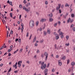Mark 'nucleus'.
I'll use <instances>...</instances> for the list:
<instances>
[{"label": "nucleus", "instance_id": "f704fd0d", "mask_svg": "<svg viewBox=\"0 0 75 75\" xmlns=\"http://www.w3.org/2000/svg\"><path fill=\"white\" fill-rule=\"evenodd\" d=\"M56 58H59V56L58 55H56Z\"/></svg>", "mask_w": 75, "mask_h": 75}, {"label": "nucleus", "instance_id": "7ed1b4c3", "mask_svg": "<svg viewBox=\"0 0 75 75\" xmlns=\"http://www.w3.org/2000/svg\"><path fill=\"white\" fill-rule=\"evenodd\" d=\"M54 34L55 35L56 37V40H58V39H59V35H58L57 34H56V32H54Z\"/></svg>", "mask_w": 75, "mask_h": 75}, {"label": "nucleus", "instance_id": "7c9ffc66", "mask_svg": "<svg viewBox=\"0 0 75 75\" xmlns=\"http://www.w3.org/2000/svg\"><path fill=\"white\" fill-rule=\"evenodd\" d=\"M54 47H55V49H57V45L56 44H55L54 45Z\"/></svg>", "mask_w": 75, "mask_h": 75}, {"label": "nucleus", "instance_id": "b1692460", "mask_svg": "<svg viewBox=\"0 0 75 75\" xmlns=\"http://www.w3.org/2000/svg\"><path fill=\"white\" fill-rule=\"evenodd\" d=\"M71 21V18H69V19L67 20V23H69V21Z\"/></svg>", "mask_w": 75, "mask_h": 75}, {"label": "nucleus", "instance_id": "a211bd4d", "mask_svg": "<svg viewBox=\"0 0 75 75\" xmlns=\"http://www.w3.org/2000/svg\"><path fill=\"white\" fill-rule=\"evenodd\" d=\"M75 62H72L71 63V64L72 65V66H74L75 65Z\"/></svg>", "mask_w": 75, "mask_h": 75}, {"label": "nucleus", "instance_id": "2f4dec72", "mask_svg": "<svg viewBox=\"0 0 75 75\" xmlns=\"http://www.w3.org/2000/svg\"><path fill=\"white\" fill-rule=\"evenodd\" d=\"M10 15L11 17H13V14L11 13L10 14Z\"/></svg>", "mask_w": 75, "mask_h": 75}, {"label": "nucleus", "instance_id": "393cba45", "mask_svg": "<svg viewBox=\"0 0 75 75\" xmlns=\"http://www.w3.org/2000/svg\"><path fill=\"white\" fill-rule=\"evenodd\" d=\"M50 63H49L47 64V68H49V66H50Z\"/></svg>", "mask_w": 75, "mask_h": 75}, {"label": "nucleus", "instance_id": "5fc2aeb1", "mask_svg": "<svg viewBox=\"0 0 75 75\" xmlns=\"http://www.w3.org/2000/svg\"><path fill=\"white\" fill-rule=\"evenodd\" d=\"M44 62H42L41 64L42 65H44Z\"/></svg>", "mask_w": 75, "mask_h": 75}, {"label": "nucleus", "instance_id": "8fccbe9b", "mask_svg": "<svg viewBox=\"0 0 75 75\" xmlns=\"http://www.w3.org/2000/svg\"><path fill=\"white\" fill-rule=\"evenodd\" d=\"M45 24H44V27L43 28V29H44V28H45Z\"/></svg>", "mask_w": 75, "mask_h": 75}, {"label": "nucleus", "instance_id": "338daca9", "mask_svg": "<svg viewBox=\"0 0 75 75\" xmlns=\"http://www.w3.org/2000/svg\"><path fill=\"white\" fill-rule=\"evenodd\" d=\"M20 29H21V28H20V27H19V28H18V30H20Z\"/></svg>", "mask_w": 75, "mask_h": 75}, {"label": "nucleus", "instance_id": "473e14b6", "mask_svg": "<svg viewBox=\"0 0 75 75\" xmlns=\"http://www.w3.org/2000/svg\"><path fill=\"white\" fill-rule=\"evenodd\" d=\"M41 57L42 58H44V54H42L41 55Z\"/></svg>", "mask_w": 75, "mask_h": 75}, {"label": "nucleus", "instance_id": "e433bc0d", "mask_svg": "<svg viewBox=\"0 0 75 75\" xmlns=\"http://www.w3.org/2000/svg\"><path fill=\"white\" fill-rule=\"evenodd\" d=\"M63 17H64V18H65V19H66V18H67V17H66V16H65L64 15H63Z\"/></svg>", "mask_w": 75, "mask_h": 75}, {"label": "nucleus", "instance_id": "4be33fe9", "mask_svg": "<svg viewBox=\"0 0 75 75\" xmlns=\"http://www.w3.org/2000/svg\"><path fill=\"white\" fill-rule=\"evenodd\" d=\"M18 51V49H17L13 53V54H15V53H16L17 52V51Z\"/></svg>", "mask_w": 75, "mask_h": 75}, {"label": "nucleus", "instance_id": "412c9836", "mask_svg": "<svg viewBox=\"0 0 75 75\" xmlns=\"http://www.w3.org/2000/svg\"><path fill=\"white\" fill-rule=\"evenodd\" d=\"M17 62H16L15 64L13 66V67H15L16 66H17Z\"/></svg>", "mask_w": 75, "mask_h": 75}, {"label": "nucleus", "instance_id": "39448f33", "mask_svg": "<svg viewBox=\"0 0 75 75\" xmlns=\"http://www.w3.org/2000/svg\"><path fill=\"white\" fill-rule=\"evenodd\" d=\"M44 55L46 56L45 60L47 61V58H48V54L47 53V52H45Z\"/></svg>", "mask_w": 75, "mask_h": 75}, {"label": "nucleus", "instance_id": "ea45409f", "mask_svg": "<svg viewBox=\"0 0 75 75\" xmlns=\"http://www.w3.org/2000/svg\"><path fill=\"white\" fill-rule=\"evenodd\" d=\"M35 47H37L38 45V44H37V43H36L35 44Z\"/></svg>", "mask_w": 75, "mask_h": 75}, {"label": "nucleus", "instance_id": "c03bdc74", "mask_svg": "<svg viewBox=\"0 0 75 75\" xmlns=\"http://www.w3.org/2000/svg\"><path fill=\"white\" fill-rule=\"evenodd\" d=\"M57 23H56L54 25V27H56V26H57Z\"/></svg>", "mask_w": 75, "mask_h": 75}, {"label": "nucleus", "instance_id": "20e7f679", "mask_svg": "<svg viewBox=\"0 0 75 75\" xmlns=\"http://www.w3.org/2000/svg\"><path fill=\"white\" fill-rule=\"evenodd\" d=\"M47 66V65L46 64H45L44 65H42L41 66V68L42 69H43L44 70V69H45L46 68V67Z\"/></svg>", "mask_w": 75, "mask_h": 75}, {"label": "nucleus", "instance_id": "a18cd8bd", "mask_svg": "<svg viewBox=\"0 0 75 75\" xmlns=\"http://www.w3.org/2000/svg\"><path fill=\"white\" fill-rule=\"evenodd\" d=\"M73 31H75V27H74L73 28Z\"/></svg>", "mask_w": 75, "mask_h": 75}, {"label": "nucleus", "instance_id": "9d476101", "mask_svg": "<svg viewBox=\"0 0 75 75\" xmlns=\"http://www.w3.org/2000/svg\"><path fill=\"white\" fill-rule=\"evenodd\" d=\"M47 16H49L50 18H52L53 16L52 13H51L50 14H48Z\"/></svg>", "mask_w": 75, "mask_h": 75}, {"label": "nucleus", "instance_id": "4c0bfd02", "mask_svg": "<svg viewBox=\"0 0 75 75\" xmlns=\"http://www.w3.org/2000/svg\"><path fill=\"white\" fill-rule=\"evenodd\" d=\"M26 37H28V33L27 32L26 33Z\"/></svg>", "mask_w": 75, "mask_h": 75}, {"label": "nucleus", "instance_id": "9b49d317", "mask_svg": "<svg viewBox=\"0 0 75 75\" xmlns=\"http://www.w3.org/2000/svg\"><path fill=\"white\" fill-rule=\"evenodd\" d=\"M23 10H25L26 11H27V12H28V9L26 8L25 7L23 6Z\"/></svg>", "mask_w": 75, "mask_h": 75}, {"label": "nucleus", "instance_id": "680f3d73", "mask_svg": "<svg viewBox=\"0 0 75 75\" xmlns=\"http://www.w3.org/2000/svg\"><path fill=\"white\" fill-rule=\"evenodd\" d=\"M19 42H21V39H19L18 40Z\"/></svg>", "mask_w": 75, "mask_h": 75}, {"label": "nucleus", "instance_id": "423d86ee", "mask_svg": "<svg viewBox=\"0 0 75 75\" xmlns=\"http://www.w3.org/2000/svg\"><path fill=\"white\" fill-rule=\"evenodd\" d=\"M22 63V61H19L18 62V67H19L20 68V67H21V64Z\"/></svg>", "mask_w": 75, "mask_h": 75}, {"label": "nucleus", "instance_id": "bb28decb", "mask_svg": "<svg viewBox=\"0 0 75 75\" xmlns=\"http://www.w3.org/2000/svg\"><path fill=\"white\" fill-rule=\"evenodd\" d=\"M11 71V68H10L8 71V72H10V71Z\"/></svg>", "mask_w": 75, "mask_h": 75}, {"label": "nucleus", "instance_id": "13d9d810", "mask_svg": "<svg viewBox=\"0 0 75 75\" xmlns=\"http://www.w3.org/2000/svg\"><path fill=\"white\" fill-rule=\"evenodd\" d=\"M26 7H28V4H26Z\"/></svg>", "mask_w": 75, "mask_h": 75}, {"label": "nucleus", "instance_id": "09e8293b", "mask_svg": "<svg viewBox=\"0 0 75 75\" xmlns=\"http://www.w3.org/2000/svg\"><path fill=\"white\" fill-rule=\"evenodd\" d=\"M23 3H24V4H25L26 3V1L25 0H24L23 1Z\"/></svg>", "mask_w": 75, "mask_h": 75}, {"label": "nucleus", "instance_id": "f257e3e1", "mask_svg": "<svg viewBox=\"0 0 75 75\" xmlns=\"http://www.w3.org/2000/svg\"><path fill=\"white\" fill-rule=\"evenodd\" d=\"M34 21L33 20H31L29 23V26L31 28H33L34 26Z\"/></svg>", "mask_w": 75, "mask_h": 75}, {"label": "nucleus", "instance_id": "58836bf2", "mask_svg": "<svg viewBox=\"0 0 75 75\" xmlns=\"http://www.w3.org/2000/svg\"><path fill=\"white\" fill-rule=\"evenodd\" d=\"M44 42V40H40V43H42Z\"/></svg>", "mask_w": 75, "mask_h": 75}, {"label": "nucleus", "instance_id": "864d4df0", "mask_svg": "<svg viewBox=\"0 0 75 75\" xmlns=\"http://www.w3.org/2000/svg\"><path fill=\"white\" fill-rule=\"evenodd\" d=\"M28 48V46H27L26 47V50H27Z\"/></svg>", "mask_w": 75, "mask_h": 75}, {"label": "nucleus", "instance_id": "f3484780", "mask_svg": "<svg viewBox=\"0 0 75 75\" xmlns=\"http://www.w3.org/2000/svg\"><path fill=\"white\" fill-rule=\"evenodd\" d=\"M37 39V38H36V37H35L34 38V39L33 41V42H34L35 41H36V40Z\"/></svg>", "mask_w": 75, "mask_h": 75}, {"label": "nucleus", "instance_id": "2eb2a0df", "mask_svg": "<svg viewBox=\"0 0 75 75\" xmlns=\"http://www.w3.org/2000/svg\"><path fill=\"white\" fill-rule=\"evenodd\" d=\"M46 21V19H42L40 21L41 22H43L44 21Z\"/></svg>", "mask_w": 75, "mask_h": 75}, {"label": "nucleus", "instance_id": "4d7b16f0", "mask_svg": "<svg viewBox=\"0 0 75 75\" xmlns=\"http://www.w3.org/2000/svg\"><path fill=\"white\" fill-rule=\"evenodd\" d=\"M71 69H69L68 70V72H71Z\"/></svg>", "mask_w": 75, "mask_h": 75}, {"label": "nucleus", "instance_id": "1a4fd4ad", "mask_svg": "<svg viewBox=\"0 0 75 75\" xmlns=\"http://www.w3.org/2000/svg\"><path fill=\"white\" fill-rule=\"evenodd\" d=\"M47 33L48 34H51V30L50 28L47 29Z\"/></svg>", "mask_w": 75, "mask_h": 75}, {"label": "nucleus", "instance_id": "6ab92c4d", "mask_svg": "<svg viewBox=\"0 0 75 75\" xmlns=\"http://www.w3.org/2000/svg\"><path fill=\"white\" fill-rule=\"evenodd\" d=\"M48 69H46L45 70L44 72H48Z\"/></svg>", "mask_w": 75, "mask_h": 75}, {"label": "nucleus", "instance_id": "de8ad7c7", "mask_svg": "<svg viewBox=\"0 0 75 75\" xmlns=\"http://www.w3.org/2000/svg\"><path fill=\"white\" fill-rule=\"evenodd\" d=\"M15 41L16 42H17V41H18V38L16 39Z\"/></svg>", "mask_w": 75, "mask_h": 75}, {"label": "nucleus", "instance_id": "c9c22d12", "mask_svg": "<svg viewBox=\"0 0 75 75\" xmlns=\"http://www.w3.org/2000/svg\"><path fill=\"white\" fill-rule=\"evenodd\" d=\"M66 38L67 40H68V39H69V36H67Z\"/></svg>", "mask_w": 75, "mask_h": 75}, {"label": "nucleus", "instance_id": "3c124183", "mask_svg": "<svg viewBox=\"0 0 75 75\" xmlns=\"http://www.w3.org/2000/svg\"><path fill=\"white\" fill-rule=\"evenodd\" d=\"M11 34H13V30H11Z\"/></svg>", "mask_w": 75, "mask_h": 75}, {"label": "nucleus", "instance_id": "e2e57ef3", "mask_svg": "<svg viewBox=\"0 0 75 75\" xmlns=\"http://www.w3.org/2000/svg\"><path fill=\"white\" fill-rule=\"evenodd\" d=\"M31 37H32V34L31 35L30 37V38H29V40H30V39H31Z\"/></svg>", "mask_w": 75, "mask_h": 75}, {"label": "nucleus", "instance_id": "603ef678", "mask_svg": "<svg viewBox=\"0 0 75 75\" xmlns=\"http://www.w3.org/2000/svg\"><path fill=\"white\" fill-rule=\"evenodd\" d=\"M37 53H40V51L38 50V49L37 50Z\"/></svg>", "mask_w": 75, "mask_h": 75}, {"label": "nucleus", "instance_id": "79ce46f5", "mask_svg": "<svg viewBox=\"0 0 75 75\" xmlns=\"http://www.w3.org/2000/svg\"><path fill=\"white\" fill-rule=\"evenodd\" d=\"M69 14V13H67L66 14V17H67V16H68Z\"/></svg>", "mask_w": 75, "mask_h": 75}, {"label": "nucleus", "instance_id": "cd10ccee", "mask_svg": "<svg viewBox=\"0 0 75 75\" xmlns=\"http://www.w3.org/2000/svg\"><path fill=\"white\" fill-rule=\"evenodd\" d=\"M9 4L10 5H11V6H13V5H12V2L11 1L10 2H9Z\"/></svg>", "mask_w": 75, "mask_h": 75}, {"label": "nucleus", "instance_id": "a19ab883", "mask_svg": "<svg viewBox=\"0 0 75 75\" xmlns=\"http://www.w3.org/2000/svg\"><path fill=\"white\" fill-rule=\"evenodd\" d=\"M44 34L45 35H46V34H47V32L46 31H45L44 32Z\"/></svg>", "mask_w": 75, "mask_h": 75}, {"label": "nucleus", "instance_id": "dca6fc26", "mask_svg": "<svg viewBox=\"0 0 75 75\" xmlns=\"http://www.w3.org/2000/svg\"><path fill=\"white\" fill-rule=\"evenodd\" d=\"M38 24H39V21H37L36 22V25L37 26L38 25Z\"/></svg>", "mask_w": 75, "mask_h": 75}, {"label": "nucleus", "instance_id": "37998d69", "mask_svg": "<svg viewBox=\"0 0 75 75\" xmlns=\"http://www.w3.org/2000/svg\"><path fill=\"white\" fill-rule=\"evenodd\" d=\"M19 7H20V8H22V5H19Z\"/></svg>", "mask_w": 75, "mask_h": 75}, {"label": "nucleus", "instance_id": "f03ea898", "mask_svg": "<svg viewBox=\"0 0 75 75\" xmlns=\"http://www.w3.org/2000/svg\"><path fill=\"white\" fill-rule=\"evenodd\" d=\"M61 31V29H59V30H58V33H59V35H61V37L62 38H64V33H62V32H60V31Z\"/></svg>", "mask_w": 75, "mask_h": 75}, {"label": "nucleus", "instance_id": "c756f323", "mask_svg": "<svg viewBox=\"0 0 75 75\" xmlns=\"http://www.w3.org/2000/svg\"><path fill=\"white\" fill-rule=\"evenodd\" d=\"M69 60L68 59L67 60V64H69Z\"/></svg>", "mask_w": 75, "mask_h": 75}, {"label": "nucleus", "instance_id": "052dcab7", "mask_svg": "<svg viewBox=\"0 0 75 75\" xmlns=\"http://www.w3.org/2000/svg\"><path fill=\"white\" fill-rule=\"evenodd\" d=\"M70 12H72V8H70Z\"/></svg>", "mask_w": 75, "mask_h": 75}, {"label": "nucleus", "instance_id": "ddd939ff", "mask_svg": "<svg viewBox=\"0 0 75 75\" xmlns=\"http://www.w3.org/2000/svg\"><path fill=\"white\" fill-rule=\"evenodd\" d=\"M49 19L50 22H51L53 21V19L52 18L49 17Z\"/></svg>", "mask_w": 75, "mask_h": 75}, {"label": "nucleus", "instance_id": "0e129e2a", "mask_svg": "<svg viewBox=\"0 0 75 75\" xmlns=\"http://www.w3.org/2000/svg\"><path fill=\"white\" fill-rule=\"evenodd\" d=\"M9 72H8V73L7 74V75H10V73H9Z\"/></svg>", "mask_w": 75, "mask_h": 75}, {"label": "nucleus", "instance_id": "6e6552de", "mask_svg": "<svg viewBox=\"0 0 75 75\" xmlns=\"http://www.w3.org/2000/svg\"><path fill=\"white\" fill-rule=\"evenodd\" d=\"M61 4H58V6H57V7L56 8V10H58L59 9V8H60V7H61Z\"/></svg>", "mask_w": 75, "mask_h": 75}, {"label": "nucleus", "instance_id": "5701e85b", "mask_svg": "<svg viewBox=\"0 0 75 75\" xmlns=\"http://www.w3.org/2000/svg\"><path fill=\"white\" fill-rule=\"evenodd\" d=\"M71 16L73 18H74V17H75V15L74 14H71Z\"/></svg>", "mask_w": 75, "mask_h": 75}, {"label": "nucleus", "instance_id": "f8f14e48", "mask_svg": "<svg viewBox=\"0 0 75 75\" xmlns=\"http://www.w3.org/2000/svg\"><path fill=\"white\" fill-rule=\"evenodd\" d=\"M66 58V56H64L62 57L61 59H63V60H65Z\"/></svg>", "mask_w": 75, "mask_h": 75}, {"label": "nucleus", "instance_id": "0eeeda50", "mask_svg": "<svg viewBox=\"0 0 75 75\" xmlns=\"http://www.w3.org/2000/svg\"><path fill=\"white\" fill-rule=\"evenodd\" d=\"M58 63L59 65H60V66H61V65H62V62H61V60H58Z\"/></svg>", "mask_w": 75, "mask_h": 75}, {"label": "nucleus", "instance_id": "49530a36", "mask_svg": "<svg viewBox=\"0 0 75 75\" xmlns=\"http://www.w3.org/2000/svg\"><path fill=\"white\" fill-rule=\"evenodd\" d=\"M45 4H48V1H46L45 2Z\"/></svg>", "mask_w": 75, "mask_h": 75}, {"label": "nucleus", "instance_id": "774afa93", "mask_svg": "<svg viewBox=\"0 0 75 75\" xmlns=\"http://www.w3.org/2000/svg\"><path fill=\"white\" fill-rule=\"evenodd\" d=\"M12 48H13V45L11 46L10 47V48L12 49Z\"/></svg>", "mask_w": 75, "mask_h": 75}, {"label": "nucleus", "instance_id": "aec40b11", "mask_svg": "<svg viewBox=\"0 0 75 75\" xmlns=\"http://www.w3.org/2000/svg\"><path fill=\"white\" fill-rule=\"evenodd\" d=\"M65 7H69V5L67 3L65 5Z\"/></svg>", "mask_w": 75, "mask_h": 75}, {"label": "nucleus", "instance_id": "c85d7f7f", "mask_svg": "<svg viewBox=\"0 0 75 75\" xmlns=\"http://www.w3.org/2000/svg\"><path fill=\"white\" fill-rule=\"evenodd\" d=\"M52 72H55V69H52Z\"/></svg>", "mask_w": 75, "mask_h": 75}, {"label": "nucleus", "instance_id": "bf43d9fd", "mask_svg": "<svg viewBox=\"0 0 75 75\" xmlns=\"http://www.w3.org/2000/svg\"><path fill=\"white\" fill-rule=\"evenodd\" d=\"M36 14L38 15V16H39L40 15V13L38 12H36Z\"/></svg>", "mask_w": 75, "mask_h": 75}, {"label": "nucleus", "instance_id": "69168bd1", "mask_svg": "<svg viewBox=\"0 0 75 75\" xmlns=\"http://www.w3.org/2000/svg\"><path fill=\"white\" fill-rule=\"evenodd\" d=\"M42 28H40V31H42Z\"/></svg>", "mask_w": 75, "mask_h": 75}, {"label": "nucleus", "instance_id": "a878e982", "mask_svg": "<svg viewBox=\"0 0 75 75\" xmlns=\"http://www.w3.org/2000/svg\"><path fill=\"white\" fill-rule=\"evenodd\" d=\"M62 45H61L58 48L59 50H60L61 49V48H62Z\"/></svg>", "mask_w": 75, "mask_h": 75}, {"label": "nucleus", "instance_id": "72a5a7b5", "mask_svg": "<svg viewBox=\"0 0 75 75\" xmlns=\"http://www.w3.org/2000/svg\"><path fill=\"white\" fill-rule=\"evenodd\" d=\"M65 45H66V46H69V43H66L65 44Z\"/></svg>", "mask_w": 75, "mask_h": 75}, {"label": "nucleus", "instance_id": "4468645a", "mask_svg": "<svg viewBox=\"0 0 75 75\" xmlns=\"http://www.w3.org/2000/svg\"><path fill=\"white\" fill-rule=\"evenodd\" d=\"M23 26H24V25H23V24L21 23V26L22 28H21V30H23V29H24V28L23 27Z\"/></svg>", "mask_w": 75, "mask_h": 75}, {"label": "nucleus", "instance_id": "6e6d98bb", "mask_svg": "<svg viewBox=\"0 0 75 75\" xmlns=\"http://www.w3.org/2000/svg\"><path fill=\"white\" fill-rule=\"evenodd\" d=\"M61 8H64V5H62L61 6Z\"/></svg>", "mask_w": 75, "mask_h": 75}]
</instances>
